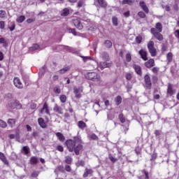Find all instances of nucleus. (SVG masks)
<instances>
[{
	"mask_svg": "<svg viewBox=\"0 0 179 179\" xmlns=\"http://www.w3.org/2000/svg\"><path fill=\"white\" fill-rule=\"evenodd\" d=\"M73 23L74 26L78 29V30H82V29H83V25L82 23H80V19L78 17L73 18Z\"/></svg>",
	"mask_w": 179,
	"mask_h": 179,
	"instance_id": "obj_7",
	"label": "nucleus"
},
{
	"mask_svg": "<svg viewBox=\"0 0 179 179\" xmlns=\"http://www.w3.org/2000/svg\"><path fill=\"white\" fill-rule=\"evenodd\" d=\"M78 127L80 128V129H85V128H86L87 126L85 122L80 120L78 122Z\"/></svg>",
	"mask_w": 179,
	"mask_h": 179,
	"instance_id": "obj_19",
	"label": "nucleus"
},
{
	"mask_svg": "<svg viewBox=\"0 0 179 179\" xmlns=\"http://www.w3.org/2000/svg\"><path fill=\"white\" fill-rule=\"evenodd\" d=\"M173 94H176V90H173V85L169 83L168 84L167 96H173Z\"/></svg>",
	"mask_w": 179,
	"mask_h": 179,
	"instance_id": "obj_10",
	"label": "nucleus"
},
{
	"mask_svg": "<svg viewBox=\"0 0 179 179\" xmlns=\"http://www.w3.org/2000/svg\"><path fill=\"white\" fill-rule=\"evenodd\" d=\"M122 5H132L134 3V1L132 0H123L122 2Z\"/></svg>",
	"mask_w": 179,
	"mask_h": 179,
	"instance_id": "obj_32",
	"label": "nucleus"
},
{
	"mask_svg": "<svg viewBox=\"0 0 179 179\" xmlns=\"http://www.w3.org/2000/svg\"><path fill=\"white\" fill-rule=\"evenodd\" d=\"M175 36H176V38H178V39H179V29H177V30L175 31Z\"/></svg>",
	"mask_w": 179,
	"mask_h": 179,
	"instance_id": "obj_64",
	"label": "nucleus"
},
{
	"mask_svg": "<svg viewBox=\"0 0 179 179\" xmlns=\"http://www.w3.org/2000/svg\"><path fill=\"white\" fill-rule=\"evenodd\" d=\"M109 159H110V162H112L113 163H115L117 162V159L111 155L109 156Z\"/></svg>",
	"mask_w": 179,
	"mask_h": 179,
	"instance_id": "obj_59",
	"label": "nucleus"
},
{
	"mask_svg": "<svg viewBox=\"0 0 179 179\" xmlns=\"http://www.w3.org/2000/svg\"><path fill=\"white\" fill-rule=\"evenodd\" d=\"M126 59L127 62H131V59H132V58L131 57V54L128 53L126 55Z\"/></svg>",
	"mask_w": 179,
	"mask_h": 179,
	"instance_id": "obj_54",
	"label": "nucleus"
},
{
	"mask_svg": "<svg viewBox=\"0 0 179 179\" xmlns=\"http://www.w3.org/2000/svg\"><path fill=\"white\" fill-rule=\"evenodd\" d=\"M56 136L60 142H64L65 141V136H64V135L60 132L56 133Z\"/></svg>",
	"mask_w": 179,
	"mask_h": 179,
	"instance_id": "obj_23",
	"label": "nucleus"
},
{
	"mask_svg": "<svg viewBox=\"0 0 179 179\" xmlns=\"http://www.w3.org/2000/svg\"><path fill=\"white\" fill-rule=\"evenodd\" d=\"M139 5L143 12H145V13H149V8H148V6H146V3H145V1H141L139 2Z\"/></svg>",
	"mask_w": 179,
	"mask_h": 179,
	"instance_id": "obj_12",
	"label": "nucleus"
},
{
	"mask_svg": "<svg viewBox=\"0 0 179 179\" xmlns=\"http://www.w3.org/2000/svg\"><path fill=\"white\" fill-rule=\"evenodd\" d=\"M92 173H93V171L92 169H86L85 172L84 173L83 176L84 178H86V177H88L89 175L92 174Z\"/></svg>",
	"mask_w": 179,
	"mask_h": 179,
	"instance_id": "obj_27",
	"label": "nucleus"
},
{
	"mask_svg": "<svg viewBox=\"0 0 179 179\" xmlns=\"http://www.w3.org/2000/svg\"><path fill=\"white\" fill-rule=\"evenodd\" d=\"M6 127H8V124L6 123V122L0 120V127L1 128H6Z\"/></svg>",
	"mask_w": 179,
	"mask_h": 179,
	"instance_id": "obj_37",
	"label": "nucleus"
},
{
	"mask_svg": "<svg viewBox=\"0 0 179 179\" xmlns=\"http://www.w3.org/2000/svg\"><path fill=\"white\" fill-rule=\"evenodd\" d=\"M69 33H72V34H73V36H76V31H75V29H69Z\"/></svg>",
	"mask_w": 179,
	"mask_h": 179,
	"instance_id": "obj_63",
	"label": "nucleus"
},
{
	"mask_svg": "<svg viewBox=\"0 0 179 179\" xmlns=\"http://www.w3.org/2000/svg\"><path fill=\"white\" fill-rule=\"evenodd\" d=\"M138 54L141 55L142 59H143L144 61H148V52H146V51L141 50L138 52Z\"/></svg>",
	"mask_w": 179,
	"mask_h": 179,
	"instance_id": "obj_15",
	"label": "nucleus"
},
{
	"mask_svg": "<svg viewBox=\"0 0 179 179\" xmlns=\"http://www.w3.org/2000/svg\"><path fill=\"white\" fill-rule=\"evenodd\" d=\"M57 150L59 151V152H64V147H62V145H58L57 147Z\"/></svg>",
	"mask_w": 179,
	"mask_h": 179,
	"instance_id": "obj_60",
	"label": "nucleus"
},
{
	"mask_svg": "<svg viewBox=\"0 0 179 179\" xmlns=\"http://www.w3.org/2000/svg\"><path fill=\"white\" fill-rule=\"evenodd\" d=\"M115 102L116 106H120V104H121V103H122V98L121 97V96H117L115 99Z\"/></svg>",
	"mask_w": 179,
	"mask_h": 179,
	"instance_id": "obj_26",
	"label": "nucleus"
},
{
	"mask_svg": "<svg viewBox=\"0 0 179 179\" xmlns=\"http://www.w3.org/2000/svg\"><path fill=\"white\" fill-rule=\"evenodd\" d=\"M0 29L3 30L5 29V22L3 21H0Z\"/></svg>",
	"mask_w": 179,
	"mask_h": 179,
	"instance_id": "obj_56",
	"label": "nucleus"
},
{
	"mask_svg": "<svg viewBox=\"0 0 179 179\" xmlns=\"http://www.w3.org/2000/svg\"><path fill=\"white\" fill-rule=\"evenodd\" d=\"M83 6H85V1L80 0L78 3V8H83Z\"/></svg>",
	"mask_w": 179,
	"mask_h": 179,
	"instance_id": "obj_46",
	"label": "nucleus"
},
{
	"mask_svg": "<svg viewBox=\"0 0 179 179\" xmlns=\"http://www.w3.org/2000/svg\"><path fill=\"white\" fill-rule=\"evenodd\" d=\"M155 29L158 33H162L163 31V25L160 22H157Z\"/></svg>",
	"mask_w": 179,
	"mask_h": 179,
	"instance_id": "obj_18",
	"label": "nucleus"
},
{
	"mask_svg": "<svg viewBox=\"0 0 179 179\" xmlns=\"http://www.w3.org/2000/svg\"><path fill=\"white\" fill-rule=\"evenodd\" d=\"M106 47H107V48H111V47H113V43L110 42V41H106L104 43Z\"/></svg>",
	"mask_w": 179,
	"mask_h": 179,
	"instance_id": "obj_35",
	"label": "nucleus"
},
{
	"mask_svg": "<svg viewBox=\"0 0 179 179\" xmlns=\"http://www.w3.org/2000/svg\"><path fill=\"white\" fill-rule=\"evenodd\" d=\"M0 44H3V47H8V43L3 38H0Z\"/></svg>",
	"mask_w": 179,
	"mask_h": 179,
	"instance_id": "obj_38",
	"label": "nucleus"
},
{
	"mask_svg": "<svg viewBox=\"0 0 179 179\" xmlns=\"http://www.w3.org/2000/svg\"><path fill=\"white\" fill-rule=\"evenodd\" d=\"M24 20H26V17H24V15H21L16 19V22H17V23H23Z\"/></svg>",
	"mask_w": 179,
	"mask_h": 179,
	"instance_id": "obj_28",
	"label": "nucleus"
},
{
	"mask_svg": "<svg viewBox=\"0 0 179 179\" xmlns=\"http://www.w3.org/2000/svg\"><path fill=\"white\" fill-rule=\"evenodd\" d=\"M8 107H10V108L13 109L17 108L19 110L22 108V105L16 101H10L8 103Z\"/></svg>",
	"mask_w": 179,
	"mask_h": 179,
	"instance_id": "obj_6",
	"label": "nucleus"
},
{
	"mask_svg": "<svg viewBox=\"0 0 179 179\" xmlns=\"http://www.w3.org/2000/svg\"><path fill=\"white\" fill-rule=\"evenodd\" d=\"M157 158V154H152L150 160H156Z\"/></svg>",
	"mask_w": 179,
	"mask_h": 179,
	"instance_id": "obj_62",
	"label": "nucleus"
},
{
	"mask_svg": "<svg viewBox=\"0 0 179 179\" xmlns=\"http://www.w3.org/2000/svg\"><path fill=\"white\" fill-rule=\"evenodd\" d=\"M81 58H83V60L84 62H87V61H92V58L89 56L85 57V56H80Z\"/></svg>",
	"mask_w": 179,
	"mask_h": 179,
	"instance_id": "obj_44",
	"label": "nucleus"
},
{
	"mask_svg": "<svg viewBox=\"0 0 179 179\" xmlns=\"http://www.w3.org/2000/svg\"><path fill=\"white\" fill-rule=\"evenodd\" d=\"M160 69H159L158 67H153L152 69V72H153V73H155V75H157V73H159V71Z\"/></svg>",
	"mask_w": 179,
	"mask_h": 179,
	"instance_id": "obj_50",
	"label": "nucleus"
},
{
	"mask_svg": "<svg viewBox=\"0 0 179 179\" xmlns=\"http://www.w3.org/2000/svg\"><path fill=\"white\" fill-rule=\"evenodd\" d=\"M146 68H152L155 66V59H150L148 62L145 63Z\"/></svg>",
	"mask_w": 179,
	"mask_h": 179,
	"instance_id": "obj_17",
	"label": "nucleus"
},
{
	"mask_svg": "<svg viewBox=\"0 0 179 179\" xmlns=\"http://www.w3.org/2000/svg\"><path fill=\"white\" fill-rule=\"evenodd\" d=\"M65 162L67 164H71V163H72V157H69V156H66L65 157Z\"/></svg>",
	"mask_w": 179,
	"mask_h": 179,
	"instance_id": "obj_41",
	"label": "nucleus"
},
{
	"mask_svg": "<svg viewBox=\"0 0 179 179\" xmlns=\"http://www.w3.org/2000/svg\"><path fill=\"white\" fill-rule=\"evenodd\" d=\"M0 159L4 163V164H9V162H8V160L6 159V157H5V155L1 152H0Z\"/></svg>",
	"mask_w": 179,
	"mask_h": 179,
	"instance_id": "obj_24",
	"label": "nucleus"
},
{
	"mask_svg": "<svg viewBox=\"0 0 179 179\" xmlns=\"http://www.w3.org/2000/svg\"><path fill=\"white\" fill-rule=\"evenodd\" d=\"M86 79L89 80H92V82H100L101 77L100 75L97 74L96 72H90L85 74Z\"/></svg>",
	"mask_w": 179,
	"mask_h": 179,
	"instance_id": "obj_2",
	"label": "nucleus"
},
{
	"mask_svg": "<svg viewBox=\"0 0 179 179\" xmlns=\"http://www.w3.org/2000/svg\"><path fill=\"white\" fill-rule=\"evenodd\" d=\"M114 118H115V115H114V113H108V120H114Z\"/></svg>",
	"mask_w": 179,
	"mask_h": 179,
	"instance_id": "obj_49",
	"label": "nucleus"
},
{
	"mask_svg": "<svg viewBox=\"0 0 179 179\" xmlns=\"http://www.w3.org/2000/svg\"><path fill=\"white\" fill-rule=\"evenodd\" d=\"M53 111H55V113H57L58 114H62V108L58 106L57 104H55Z\"/></svg>",
	"mask_w": 179,
	"mask_h": 179,
	"instance_id": "obj_20",
	"label": "nucleus"
},
{
	"mask_svg": "<svg viewBox=\"0 0 179 179\" xmlns=\"http://www.w3.org/2000/svg\"><path fill=\"white\" fill-rule=\"evenodd\" d=\"M135 41L137 44H141L142 43V36H138L136 38Z\"/></svg>",
	"mask_w": 179,
	"mask_h": 179,
	"instance_id": "obj_45",
	"label": "nucleus"
},
{
	"mask_svg": "<svg viewBox=\"0 0 179 179\" xmlns=\"http://www.w3.org/2000/svg\"><path fill=\"white\" fill-rule=\"evenodd\" d=\"M144 80L146 89H152V80H150V76H149V74L144 76Z\"/></svg>",
	"mask_w": 179,
	"mask_h": 179,
	"instance_id": "obj_5",
	"label": "nucleus"
},
{
	"mask_svg": "<svg viewBox=\"0 0 179 179\" xmlns=\"http://www.w3.org/2000/svg\"><path fill=\"white\" fill-rule=\"evenodd\" d=\"M133 68L135 70V72L137 73V75L142 76V69L139 65L134 64L133 66Z\"/></svg>",
	"mask_w": 179,
	"mask_h": 179,
	"instance_id": "obj_16",
	"label": "nucleus"
},
{
	"mask_svg": "<svg viewBox=\"0 0 179 179\" xmlns=\"http://www.w3.org/2000/svg\"><path fill=\"white\" fill-rule=\"evenodd\" d=\"M69 71V67H65L59 70V73H65V72H68Z\"/></svg>",
	"mask_w": 179,
	"mask_h": 179,
	"instance_id": "obj_47",
	"label": "nucleus"
},
{
	"mask_svg": "<svg viewBox=\"0 0 179 179\" xmlns=\"http://www.w3.org/2000/svg\"><path fill=\"white\" fill-rule=\"evenodd\" d=\"M147 47L151 57H156V55H157V52L155 48V42H153V41H150L147 45Z\"/></svg>",
	"mask_w": 179,
	"mask_h": 179,
	"instance_id": "obj_3",
	"label": "nucleus"
},
{
	"mask_svg": "<svg viewBox=\"0 0 179 179\" xmlns=\"http://www.w3.org/2000/svg\"><path fill=\"white\" fill-rule=\"evenodd\" d=\"M40 48V46L38 44H34L30 48L29 51H36V50H38Z\"/></svg>",
	"mask_w": 179,
	"mask_h": 179,
	"instance_id": "obj_30",
	"label": "nucleus"
},
{
	"mask_svg": "<svg viewBox=\"0 0 179 179\" xmlns=\"http://www.w3.org/2000/svg\"><path fill=\"white\" fill-rule=\"evenodd\" d=\"M112 22L113 26H118V18L117 17H113Z\"/></svg>",
	"mask_w": 179,
	"mask_h": 179,
	"instance_id": "obj_36",
	"label": "nucleus"
},
{
	"mask_svg": "<svg viewBox=\"0 0 179 179\" xmlns=\"http://www.w3.org/2000/svg\"><path fill=\"white\" fill-rule=\"evenodd\" d=\"M33 22H36L35 18H29V19L27 20V23H33Z\"/></svg>",
	"mask_w": 179,
	"mask_h": 179,
	"instance_id": "obj_58",
	"label": "nucleus"
},
{
	"mask_svg": "<svg viewBox=\"0 0 179 179\" xmlns=\"http://www.w3.org/2000/svg\"><path fill=\"white\" fill-rule=\"evenodd\" d=\"M14 86L17 89H23V83L20 81V79L17 77L14 78L13 79Z\"/></svg>",
	"mask_w": 179,
	"mask_h": 179,
	"instance_id": "obj_8",
	"label": "nucleus"
},
{
	"mask_svg": "<svg viewBox=\"0 0 179 179\" xmlns=\"http://www.w3.org/2000/svg\"><path fill=\"white\" fill-rule=\"evenodd\" d=\"M45 73V66H43L42 69H40L38 73L39 76H43Z\"/></svg>",
	"mask_w": 179,
	"mask_h": 179,
	"instance_id": "obj_39",
	"label": "nucleus"
},
{
	"mask_svg": "<svg viewBox=\"0 0 179 179\" xmlns=\"http://www.w3.org/2000/svg\"><path fill=\"white\" fill-rule=\"evenodd\" d=\"M151 34L154 36V37L158 40V41H163V35L160 34V32H158L156 31V29L152 28L150 29Z\"/></svg>",
	"mask_w": 179,
	"mask_h": 179,
	"instance_id": "obj_4",
	"label": "nucleus"
},
{
	"mask_svg": "<svg viewBox=\"0 0 179 179\" xmlns=\"http://www.w3.org/2000/svg\"><path fill=\"white\" fill-rule=\"evenodd\" d=\"M15 25L13 22H11V27H9L10 31H13L15 30Z\"/></svg>",
	"mask_w": 179,
	"mask_h": 179,
	"instance_id": "obj_57",
	"label": "nucleus"
},
{
	"mask_svg": "<svg viewBox=\"0 0 179 179\" xmlns=\"http://www.w3.org/2000/svg\"><path fill=\"white\" fill-rule=\"evenodd\" d=\"M69 15V10L68 8H64L62 10V16H68Z\"/></svg>",
	"mask_w": 179,
	"mask_h": 179,
	"instance_id": "obj_40",
	"label": "nucleus"
},
{
	"mask_svg": "<svg viewBox=\"0 0 179 179\" xmlns=\"http://www.w3.org/2000/svg\"><path fill=\"white\" fill-rule=\"evenodd\" d=\"M22 150L25 153V155H29V148L24 146L22 148Z\"/></svg>",
	"mask_w": 179,
	"mask_h": 179,
	"instance_id": "obj_55",
	"label": "nucleus"
},
{
	"mask_svg": "<svg viewBox=\"0 0 179 179\" xmlns=\"http://www.w3.org/2000/svg\"><path fill=\"white\" fill-rule=\"evenodd\" d=\"M53 91H54V93H55L56 94H60L61 88H59V87L58 86H56L53 88Z\"/></svg>",
	"mask_w": 179,
	"mask_h": 179,
	"instance_id": "obj_33",
	"label": "nucleus"
},
{
	"mask_svg": "<svg viewBox=\"0 0 179 179\" xmlns=\"http://www.w3.org/2000/svg\"><path fill=\"white\" fill-rule=\"evenodd\" d=\"M168 62H171L173 61V53L169 52L166 55Z\"/></svg>",
	"mask_w": 179,
	"mask_h": 179,
	"instance_id": "obj_34",
	"label": "nucleus"
},
{
	"mask_svg": "<svg viewBox=\"0 0 179 179\" xmlns=\"http://www.w3.org/2000/svg\"><path fill=\"white\" fill-rule=\"evenodd\" d=\"M97 2L101 8H107V2L106 0H97Z\"/></svg>",
	"mask_w": 179,
	"mask_h": 179,
	"instance_id": "obj_25",
	"label": "nucleus"
},
{
	"mask_svg": "<svg viewBox=\"0 0 179 179\" xmlns=\"http://www.w3.org/2000/svg\"><path fill=\"white\" fill-rule=\"evenodd\" d=\"M48 114V115H50V110H48V104H47V102H45L43 104V108L41 110V114Z\"/></svg>",
	"mask_w": 179,
	"mask_h": 179,
	"instance_id": "obj_13",
	"label": "nucleus"
},
{
	"mask_svg": "<svg viewBox=\"0 0 179 179\" xmlns=\"http://www.w3.org/2000/svg\"><path fill=\"white\" fill-rule=\"evenodd\" d=\"M30 163L31 164H37V163H38V158H37L36 157H32L30 159Z\"/></svg>",
	"mask_w": 179,
	"mask_h": 179,
	"instance_id": "obj_29",
	"label": "nucleus"
},
{
	"mask_svg": "<svg viewBox=\"0 0 179 179\" xmlns=\"http://www.w3.org/2000/svg\"><path fill=\"white\" fill-rule=\"evenodd\" d=\"M7 122L11 128H13L16 125V119H8Z\"/></svg>",
	"mask_w": 179,
	"mask_h": 179,
	"instance_id": "obj_22",
	"label": "nucleus"
},
{
	"mask_svg": "<svg viewBox=\"0 0 179 179\" xmlns=\"http://www.w3.org/2000/svg\"><path fill=\"white\" fill-rule=\"evenodd\" d=\"M119 120H120V122H122V124H124V122H125V121H126L125 117H124V115H122V114L119 115Z\"/></svg>",
	"mask_w": 179,
	"mask_h": 179,
	"instance_id": "obj_43",
	"label": "nucleus"
},
{
	"mask_svg": "<svg viewBox=\"0 0 179 179\" xmlns=\"http://www.w3.org/2000/svg\"><path fill=\"white\" fill-rule=\"evenodd\" d=\"M90 138L92 139V141H99V137L94 134H92Z\"/></svg>",
	"mask_w": 179,
	"mask_h": 179,
	"instance_id": "obj_53",
	"label": "nucleus"
},
{
	"mask_svg": "<svg viewBox=\"0 0 179 179\" xmlns=\"http://www.w3.org/2000/svg\"><path fill=\"white\" fill-rule=\"evenodd\" d=\"M127 80H131L132 79V74L131 73H127L125 75Z\"/></svg>",
	"mask_w": 179,
	"mask_h": 179,
	"instance_id": "obj_48",
	"label": "nucleus"
},
{
	"mask_svg": "<svg viewBox=\"0 0 179 179\" xmlns=\"http://www.w3.org/2000/svg\"><path fill=\"white\" fill-rule=\"evenodd\" d=\"M63 48H64V50H66L67 51H69L70 52H73V49L69 46L63 45Z\"/></svg>",
	"mask_w": 179,
	"mask_h": 179,
	"instance_id": "obj_51",
	"label": "nucleus"
},
{
	"mask_svg": "<svg viewBox=\"0 0 179 179\" xmlns=\"http://www.w3.org/2000/svg\"><path fill=\"white\" fill-rule=\"evenodd\" d=\"M110 66H111V63H107V62H101L99 64L98 63V68H100V69L110 68Z\"/></svg>",
	"mask_w": 179,
	"mask_h": 179,
	"instance_id": "obj_11",
	"label": "nucleus"
},
{
	"mask_svg": "<svg viewBox=\"0 0 179 179\" xmlns=\"http://www.w3.org/2000/svg\"><path fill=\"white\" fill-rule=\"evenodd\" d=\"M59 100L61 103H66V95L62 94L59 96Z\"/></svg>",
	"mask_w": 179,
	"mask_h": 179,
	"instance_id": "obj_31",
	"label": "nucleus"
},
{
	"mask_svg": "<svg viewBox=\"0 0 179 179\" xmlns=\"http://www.w3.org/2000/svg\"><path fill=\"white\" fill-rule=\"evenodd\" d=\"M138 16H139V17L141 19H145L146 17V14H145L143 11H140L138 13Z\"/></svg>",
	"mask_w": 179,
	"mask_h": 179,
	"instance_id": "obj_42",
	"label": "nucleus"
},
{
	"mask_svg": "<svg viewBox=\"0 0 179 179\" xmlns=\"http://www.w3.org/2000/svg\"><path fill=\"white\" fill-rule=\"evenodd\" d=\"M38 125H40L41 128H43V129H45V128H47V123H45V121L43 117H39L38 119Z\"/></svg>",
	"mask_w": 179,
	"mask_h": 179,
	"instance_id": "obj_14",
	"label": "nucleus"
},
{
	"mask_svg": "<svg viewBox=\"0 0 179 179\" xmlns=\"http://www.w3.org/2000/svg\"><path fill=\"white\" fill-rule=\"evenodd\" d=\"M66 145L67 149L70 152H75L76 155H79V152L83 148V146L82 145V139L79 137H74L73 140H67Z\"/></svg>",
	"mask_w": 179,
	"mask_h": 179,
	"instance_id": "obj_1",
	"label": "nucleus"
},
{
	"mask_svg": "<svg viewBox=\"0 0 179 179\" xmlns=\"http://www.w3.org/2000/svg\"><path fill=\"white\" fill-rule=\"evenodd\" d=\"M101 57L104 61H110V56L108 55V53L106 52H102Z\"/></svg>",
	"mask_w": 179,
	"mask_h": 179,
	"instance_id": "obj_21",
	"label": "nucleus"
},
{
	"mask_svg": "<svg viewBox=\"0 0 179 179\" xmlns=\"http://www.w3.org/2000/svg\"><path fill=\"white\" fill-rule=\"evenodd\" d=\"M6 16V12L5 10H0V17L3 18Z\"/></svg>",
	"mask_w": 179,
	"mask_h": 179,
	"instance_id": "obj_52",
	"label": "nucleus"
},
{
	"mask_svg": "<svg viewBox=\"0 0 179 179\" xmlns=\"http://www.w3.org/2000/svg\"><path fill=\"white\" fill-rule=\"evenodd\" d=\"M12 97H13V96L12 94H10V93H8V94L5 95V99H12Z\"/></svg>",
	"mask_w": 179,
	"mask_h": 179,
	"instance_id": "obj_61",
	"label": "nucleus"
},
{
	"mask_svg": "<svg viewBox=\"0 0 179 179\" xmlns=\"http://www.w3.org/2000/svg\"><path fill=\"white\" fill-rule=\"evenodd\" d=\"M82 92H83V90L80 87H75L73 88V93L75 94L76 99H80V97H82V94H80Z\"/></svg>",
	"mask_w": 179,
	"mask_h": 179,
	"instance_id": "obj_9",
	"label": "nucleus"
}]
</instances>
